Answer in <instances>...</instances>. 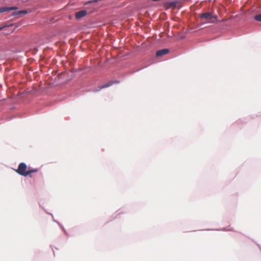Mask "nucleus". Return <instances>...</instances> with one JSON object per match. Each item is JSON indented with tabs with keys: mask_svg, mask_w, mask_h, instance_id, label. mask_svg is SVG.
Listing matches in <instances>:
<instances>
[{
	"mask_svg": "<svg viewBox=\"0 0 261 261\" xmlns=\"http://www.w3.org/2000/svg\"><path fill=\"white\" fill-rule=\"evenodd\" d=\"M169 52V50L168 49H163L159 50L156 52V56L157 57H161L163 55L167 54Z\"/></svg>",
	"mask_w": 261,
	"mask_h": 261,
	"instance_id": "6",
	"label": "nucleus"
},
{
	"mask_svg": "<svg viewBox=\"0 0 261 261\" xmlns=\"http://www.w3.org/2000/svg\"><path fill=\"white\" fill-rule=\"evenodd\" d=\"M176 5L177 2H166L164 4L167 9H174L176 7Z\"/></svg>",
	"mask_w": 261,
	"mask_h": 261,
	"instance_id": "3",
	"label": "nucleus"
},
{
	"mask_svg": "<svg viewBox=\"0 0 261 261\" xmlns=\"http://www.w3.org/2000/svg\"><path fill=\"white\" fill-rule=\"evenodd\" d=\"M2 29H3L2 27H0V31L2 30Z\"/></svg>",
	"mask_w": 261,
	"mask_h": 261,
	"instance_id": "10",
	"label": "nucleus"
},
{
	"mask_svg": "<svg viewBox=\"0 0 261 261\" xmlns=\"http://www.w3.org/2000/svg\"><path fill=\"white\" fill-rule=\"evenodd\" d=\"M17 8L16 7H4L0 9V13H3L7 11L16 10Z\"/></svg>",
	"mask_w": 261,
	"mask_h": 261,
	"instance_id": "5",
	"label": "nucleus"
},
{
	"mask_svg": "<svg viewBox=\"0 0 261 261\" xmlns=\"http://www.w3.org/2000/svg\"><path fill=\"white\" fill-rule=\"evenodd\" d=\"M200 17L201 19L205 20L209 23H216L217 22L218 17L216 15H212L209 12L202 13L200 14Z\"/></svg>",
	"mask_w": 261,
	"mask_h": 261,
	"instance_id": "2",
	"label": "nucleus"
},
{
	"mask_svg": "<svg viewBox=\"0 0 261 261\" xmlns=\"http://www.w3.org/2000/svg\"><path fill=\"white\" fill-rule=\"evenodd\" d=\"M113 83H114V82H109L107 83L103 84L101 87H99V89L97 90V91H99L100 90H101V89H103V88H107V87L111 86Z\"/></svg>",
	"mask_w": 261,
	"mask_h": 261,
	"instance_id": "7",
	"label": "nucleus"
},
{
	"mask_svg": "<svg viewBox=\"0 0 261 261\" xmlns=\"http://www.w3.org/2000/svg\"><path fill=\"white\" fill-rule=\"evenodd\" d=\"M87 13V12L86 10H82V11H79L75 13V18L76 19L81 18L83 17L84 16H85V15H86Z\"/></svg>",
	"mask_w": 261,
	"mask_h": 261,
	"instance_id": "4",
	"label": "nucleus"
},
{
	"mask_svg": "<svg viewBox=\"0 0 261 261\" xmlns=\"http://www.w3.org/2000/svg\"><path fill=\"white\" fill-rule=\"evenodd\" d=\"M254 19L256 21L261 22V14L257 15L254 16Z\"/></svg>",
	"mask_w": 261,
	"mask_h": 261,
	"instance_id": "8",
	"label": "nucleus"
},
{
	"mask_svg": "<svg viewBox=\"0 0 261 261\" xmlns=\"http://www.w3.org/2000/svg\"><path fill=\"white\" fill-rule=\"evenodd\" d=\"M27 168V166L25 163H21L18 165L17 169L15 171L18 174L23 176H27L32 173H35L38 171V169L37 168L30 169L29 168L28 170Z\"/></svg>",
	"mask_w": 261,
	"mask_h": 261,
	"instance_id": "1",
	"label": "nucleus"
},
{
	"mask_svg": "<svg viewBox=\"0 0 261 261\" xmlns=\"http://www.w3.org/2000/svg\"><path fill=\"white\" fill-rule=\"evenodd\" d=\"M27 13V12L26 11H19L16 13H14V14H25Z\"/></svg>",
	"mask_w": 261,
	"mask_h": 261,
	"instance_id": "9",
	"label": "nucleus"
}]
</instances>
